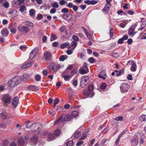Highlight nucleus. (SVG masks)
<instances>
[{"label": "nucleus", "instance_id": "1", "mask_svg": "<svg viewBox=\"0 0 146 146\" xmlns=\"http://www.w3.org/2000/svg\"><path fill=\"white\" fill-rule=\"evenodd\" d=\"M72 119V116L70 114L66 115L64 117L61 116L57 121L54 122V124H56L57 123L59 124L60 123L63 122L64 120L65 121H69L71 120Z\"/></svg>", "mask_w": 146, "mask_h": 146}, {"label": "nucleus", "instance_id": "2", "mask_svg": "<svg viewBox=\"0 0 146 146\" xmlns=\"http://www.w3.org/2000/svg\"><path fill=\"white\" fill-rule=\"evenodd\" d=\"M90 78L87 76H84L82 77L81 79L80 86L81 87H84L89 82Z\"/></svg>", "mask_w": 146, "mask_h": 146}, {"label": "nucleus", "instance_id": "3", "mask_svg": "<svg viewBox=\"0 0 146 146\" xmlns=\"http://www.w3.org/2000/svg\"><path fill=\"white\" fill-rule=\"evenodd\" d=\"M11 100V96L8 94H5L2 96V101L5 104H10Z\"/></svg>", "mask_w": 146, "mask_h": 146}, {"label": "nucleus", "instance_id": "4", "mask_svg": "<svg viewBox=\"0 0 146 146\" xmlns=\"http://www.w3.org/2000/svg\"><path fill=\"white\" fill-rule=\"evenodd\" d=\"M120 88L121 93H123L128 91L129 88V86L126 83H123L121 84Z\"/></svg>", "mask_w": 146, "mask_h": 146}, {"label": "nucleus", "instance_id": "5", "mask_svg": "<svg viewBox=\"0 0 146 146\" xmlns=\"http://www.w3.org/2000/svg\"><path fill=\"white\" fill-rule=\"evenodd\" d=\"M41 128L40 124L38 123H33L30 127V128L31 130L35 131L39 130Z\"/></svg>", "mask_w": 146, "mask_h": 146}, {"label": "nucleus", "instance_id": "6", "mask_svg": "<svg viewBox=\"0 0 146 146\" xmlns=\"http://www.w3.org/2000/svg\"><path fill=\"white\" fill-rule=\"evenodd\" d=\"M24 0H15L12 1V5L16 8H18L19 6L23 4L24 2Z\"/></svg>", "mask_w": 146, "mask_h": 146}, {"label": "nucleus", "instance_id": "7", "mask_svg": "<svg viewBox=\"0 0 146 146\" xmlns=\"http://www.w3.org/2000/svg\"><path fill=\"white\" fill-rule=\"evenodd\" d=\"M18 29L19 31L25 33H27L29 31L28 27L23 25L19 26Z\"/></svg>", "mask_w": 146, "mask_h": 146}, {"label": "nucleus", "instance_id": "8", "mask_svg": "<svg viewBox=\"0 0 146 146\" xmlns=\"http://www.w3.org/2000/svg\"><path fill=\"white\" fill-rule=\"evenodd\" d=\"M48 67L52 73H55L57 71L56 64L54 63H50Z\"/></svg>", "mask_w": 146, "mask_h": 146}, {"label": "nucleus", "instance_id": "9", "mask_svg": "<svg viewBox=\"0 0 146 146\" xmlns=\"http://www.w3.org/2000/svg\"><path fill=\"white\" fill-rule=\"evenodd\" d=\"M44 137L48 141L53 140L54 139V136L52 133L49 132L46 133L44 135Z\"/></svg>", "mask_w": 146, "mask_h": 146}, {"label": "nucleus", "instance_id": "10", "mask_svg": "<svg viewBox=\"0 0 146 146\" xmlns=\"http://www.w3.org/2000/svg\"><path fill=\"white\" fill-rule=\"evenodd\" d=\"M14 82L15 85V86L18 85L22 81V78L20 76H16L12 78Z\"/></svg>", "mask_w": 146, "mask_h": 146}, {"label": "nucleus", "instance_id": "11", "mask_svg": "<svg viewBox=\"0 0 146 146\" xmlns=\"http://www.w3.org/2000/svg\"><path fill=\"white\" fill-rule=\"evenodd\" d=\"M52 56V54L51 52L46 51L44 54V57L46 60H50Z\"/></svg>", "mask_w": 146, "mask_h": 146}, {"label": "nucleus", "instance_id": "12", "mask_svg": "<svg viewBox=\"0 0 146 146\" xmlns=\"http://www.w3.org/2000/svg\"><path fill=\"white\" fill-rule=\"evenodd\" d=\"M135 27L136 26L133 25L129 28L128 31V34L129 35L133 36L137 32L134 31Z\"/></svg>", "mask_w": 146, "mask_h": 146}, {"label": "nucleus", "instance_id": "13", "mask_svg": "<svg viewBox=\"0 0 146 146\" xmlns=\"http://www.w3.org/2000/svg\"><path fill=\"white\" fill-rule=\"evenodd\" d=\"M21 77L22 78V81H26L31 79V75L28 73H25Z\"/></svg>", "mask_w": 146, "mask_h": 146}, {"label": "nucleus", "instance_id": "14", "mask_svg": "<svg viewBox=\"0 0 146 146\" xmlns=\"http://www.w3.org/2000/svg\"><path fill=\"white\" fill-rule=\"evenodd\" d=\"M19 101L18 97H15L13 99L12 104L14 108H16L17 107L19 103Z\"/></svg>", "mask_w": 146, "mask_h": 146}, {"label": "nucleus", "instance_id": "15", "mask_svg": "<svg viewBox=\"0 0 146 146\" xmlns=\"http://www.w3.org/2000/svg\"><path fill=\"white\" fill-rule=\"evenodd\" d=\"M66 7L70 8H72L73 10L75 12H76L78 10V7L76 5H74L73 4L71 3H69L67 5Z\"/></svg>", "mask_w": 146, "mask_h": 146}, {"label": "nucleus", "instance_id": "16", "mask_svg": "<svg viewBox=\"0 0 146 146\" xmlns=\"http://www.w3.org/2000/svg\"><path fill=\"white\" fill-rule=\"evenodd\" d=\"M33 63V61H32L30 62H27L23 65L21 66V68L23 69L26 68H27L30 67Z\"/></svg>", "mask_w": 146, "mask_h": 146}, {"label": "nucleus", "instance_id": "17", "mask_svg": "<svg viewBox=\"0 0 146 146\" xmlns=\"http://www.w3.org/2000/svg\"><path fill=\"white\" fill-rule=\"evenodd\" d=\"M83 94L84 95L86 96V97L84 98V99L87 98L88 97H91L90 96L91 95V92H90L88 90H84L83 91Z\"/></svg>", "mask_w": 146, "mask_h": 146}, {"label": "nucleus", "instance_id": "18", "mask_svg": "<svg viewBox=\"0 0 146 146\" xmlns=\"http://www.w3.org/2000/svg\"><path fill=\"white\" fill-rule=\"evenodd\" d=\"M106 76V73L104 71L101 72L98 75V77L102 79L103 80L106 79V77L105 76Z\"/></svg>", "mask_w": 146, "mask_h": 146}, {"label": "nucleus", "instance_id": "19", "mask_svg": "<svg viewBox=\"0 0 146 146\" xmlns=\"http://www.w3.org/2000/svg\"><path fill=\"white\" fill-rule=\"evenodd\" d=\"M38 138L37 136H33L31 138V141L33 143L34 145H35L38 142Z\"/></svg>", "mask_w": 146, "mask_h": 146}, {"label": "nucleus", "instance_id": "20", "mask_svg": "<svg viewBox=\"0 0 146 146\" xmlns=\"http://www.w3.org/2000/svg\"><path fill=\"white\" fill-rule=\"evenodd\" d=\"M1 33L3 36L7 37L9 34V31L7 29L4 28L2 30Z\"/></svg>", "mask_w": 146, "mask_h": 146}, {"label": "nucleus", "instance_id": "21", "mask_svg": "<svg viewBox=\"0 0 146 146\" xmlns=\"http://www.w3.org/2000/svg\"><path fill=\"white\" fill-rule=\"evenodd\" d=\"M94 90V86L91 85L90 84L88 86V90H89L90 92H91V95L90 96L91 97H93L94 95V93L93 91Z\"/></svg>", "mask_w": 146, "mask_h": 146}, {"label": "nucleus", "instance_id": "22", "mask_svg": "<svg viewBox=\"0 0 146 146\" xmlns=\"http://www.w3.org/2000/svg\"><path fill=\"white\" fill-rule=\"evenodd\" d=\"M18 144L20 146H25V143L23 138H20L18 140Z\"/></svg>", "mask_w": 146, "mask_h": 146}, {"label": "nucleus", "instance_id": "23", "mask_svg": "<svg viewBox=\"0 0 146 146\" xmlns=\"http://www.w3.org/2000/svg\"><path fill=\"white\" fill-rule=\"evenodd\" d=\"M28 89L29 90L33 91H36L39 90L38 88L34 86H30L28 87Z\"/></svg>", "mask_w": 146, "mask_h": 146}, {"label": "nucleus", "instance_id": "24", "mask_svg": "<svg viewBox=\"0 0 146 146\" xmlns=\"http://www.w3.org/2000/svg\"><path fill=\"white\" fill-rule=\"evenodd\" d=\"M138 139L137 138H134L131 140V144L132 146H135L137 145L138 143Z\"/></svg>", "mask_w": 146, "mask_h": 146}, {"label": "nucleus", "instance_id": "25", "mask_svg": "<svg viewBox=\"0 0 146 146\" xmlns=\"http://www.w3.org/2000/svg\"><path fill=\"white\" fill-rule=\"evenodd\" d=\"M66 73V71H64L62 74V76L65 80L68 81L70 80V76L68 75H65V74Z\"/></svg>", "mask_w": 146, "mask_h": 146}, {"label": "nucleus", "instance_id": "26", "mask_svg": "<svg viewBox=\"0 0 146 146\" xmlns=\"http://www.w3.org/2000/svg\"><path fill=\"white\" fill-rule=\"evenodd\" d=\"M72 15L69 14L68 15L66 14L63 15V18L64 19L66 20H70L72 18Z\"/></svg>", "mask_w": 146, "mask_h": 146}, {"label": "nucleus", "instance_id": "27", "mask_svg": "<svg viewBox=\"0 0 146 146\" xmlns=\"http://www.w3.org/2000/svg\"><path fill=\"white\" fill-rule=\"evenodd\" d=\"M13 80L12 79L11 80H9L7 82V84L8 86L10 87H13L15 86V85L14 82Z\"/></svg>", "mask_w": 146, "mask_h": 146}, {"label": "nucleus", "instance_id": "28", "mask_svg": "<svg viewBox=\"0 0 146 146\" xmlns=\"http://www.w3.org/2000/svg\"><path fill=\"white\" fill-rule=\"evenodd\" d=\"M8 13L9 14H10L11 16L13 17H15L16 16V11L14 10H10Z\"/></svg>", "mask_w": 146, "mask_h": 146}, {"label": "nucleus", "instance_id": "29", "mask_svg": "<svg viewBox=\"0 0 146 146\" xmlns=\"http://www.w3.org/2000/svg\"><path fill=\"white\" fill-rule=\"evenodd\" d=\"M137 66L135 63L132 64L130 68V70L131 71L135 72L137 70Z\"/></svg>", "mask_w": 146, "mask_h": 146}, {"label": "nucleus", "instance_id": "30", "mask_svg": "<svg viewBox=\"0 0 146 146\" xmlns=\"http://www.w3.org/2000/svg\"><path fill=\"white\" fill-rule=\"evenodd\" d=\"M139 120L143 122L146 121V115L144 114L141 115L139 117Z\"/></svg>", "mask_w": 146, "mask_h": 146}, {"label": "nucleus", "instance_id": "31", "mask_svg": "<svg viewBox=\"0 0 146 146\" xmlns=\"http://www.w3.org/2000/svg\"><path fill=\"white\" fill-rule=\"evenodd\" d=\"M51 6L55 9L59 7L58 3L57 2H55L51 3Z\"/></svg>", "mask_w": 146, "mask_h": 146}, {"label": "nucleus", "instance_id": "32", "mask_svg": "<svg viewBox=\"0 0 146 146\" xmlns=\"http://www.w3.org/2000/svg\"><path fill=\"white\" fill-rule=\"evenodd\" d=\"M110 7L108 6L107 5H106L104 8L103 9L102 11L105 13H108L110 10Z\"/></svg>", "mask_w": 146, "mask_h": 146}, {"label": "nucleus", "instance_id": "33", "mask_svg": "<svg viewBox=\"0 0 146 146\" xmlns=\"http://www.w3.org/2000/svg\"><path fill=\"white\" fill-rule=\"evenodd\" d=\"M57 38L56 36L54 34L52 33L50 36V40L51 41L56 40Z\"/></svg>", "mask_w": 146, "mask_h": 146}, {"label": "nucleus", "instance_id": "34", "mask_svg": "<svg viewBox=\"0 0 146 146\" xmlns=\"http://www.w3.org/2000/svg\"><path fill=\"white\" fill-rule=\"evenodd\" d=\"M67 55H62L59 57V60L60 61H63L67 59Z\"/></svg>", "mask_w": 146, "mask_h": 146}, {"label": "nucleus", "instance_id": "35", "mask_svg": "<svg viewBox=\"0 0 146 146\" xmlns=\"http://www.w3.org/2000/svg\"><path fill=\"white\" fill-rule=\"evenodd\" d=\"M24 23L25 25H26L31 27H33L34 26V24L32 22L29 21H25L24 22Z\"/></svg>", "mask_w": 146, "mask_h": 146}, {"label": "nucleus", "instance_id": "36", "mask_svg": "<svg viewBox=\"0 0 146 146\" xmlns=\"http://www.w3.org/2000/svg\"><path fill=\"white\" fill-rule=\"evenodd\" d=\"M9 142L8 140H4L2 142L1 146H9Z\"/></svg>", "mask_w": 146, "mask_h": 146}, {"label": "nucleus", "instance_id": "37", "mask_svg": "<svg viewBox=\"0 0 146 146\" xmlns=\"http://www.w3.org/2000/svg\"><path fill=\"white\" fill-rule=\"evenodd\" d=\"M88 70H85L83 68H81L79 70V72L81 74H84L88 72Z\"/></svg>", "mask_w": 146, "mask_h": 146}, {"label": "nucleus", "instance_id": "38", "mask_svg": "<svg viewBox=\"0 0 146 146\" xmlns=\"http://www.w3.org/2000/svg\"><path fill=\"white\" fill-rule=\"evenodd\" d=\"M67 146H72L73 144V141L72 140H69L67 141L65 144Z\"/></svg>", "mask_w": 146, "mask_h": 146}, {"label": "nucleus", "instance_id": "39", "mask_svg": "<svg viewBox=\"0 0 146 146\" xmlns=\"http://www.w3.org/2000/svg\"><path fill=\"white\" fill-rule=\"evenodd\" d=\"M81 135V132L79 131H76L74 134V138H78Z\"/></svg>", "mask_w": 146, "mask_h": 146}, {"label": "nucleus", "instance_id": "40", "mask_svg": "<svg viewBox=\"0 0 146 146\" xmlns=\"http://www.w3.org/2000/svg\"><path fill=\"white\" fill-rule=\"evenodd\" d=\"M61 131L59 129L56 130L54 132V134L56 136H59L60 134Z\"/></svg>", "mask_w": 146, "mask_h": 146}, {"label": "nucleus", "instance_id": "41", "mask_svg": "<svg viewBox=\"0 0 146 146\" xmlns=\"http://www.w3.org/2000/svg\"><path fill=\"white\" fill-rule=\"evenodd\" d=\"M107 87V84L105 83H103L100 85V87L101 89H105Z\"/></svg>", "mask_w": 146, "mask_h": 146}, {"label": "nucleus", "instance_id": "42", "mask_svg": "<svg viewBox=\"0 0 146 146\" xmlns=\"http://www.w3.org/2000/svg\"><path fill=\"white\" fill-rule=\"evenodd\" d=\"M72 115L74 117H77L78 114V112L76 111H73L72 113Z\"/></svg>", "mask_w": 146, "mask_h": 146}, {"label": "nucleus", "instance_id": "43", "mask_svg": "<svg viewBox=\"0 0 146 146\" xmlns=\"http://www.w3.org/2000/svg\"><path fill=\"white\" fill-rule=\"evenodd\" d=\"M77 45V43L76 41H72L71 43V46H74V48L73 49V50H74L76 46Z\"/></svg>", "mask_w": 146, "mask_h": 146}, {"label": "nucleus", "instance_id": "44", "mask_svg": "<svg viewBox=\"0 0 146 146\" xmlns=\"http://www.w3.org/2000/svg\"><path fill=\"white\" fill-rule=\"evenodd\" d=\"M110 35L111 37H112L113 34V28L110 27L109 28Z\"/></svg>", "mask_w": 146, "mask_h": 146}, {"label": "nucleus", "instance_id": "45", "mask_svg": "<svg viewBox=\"0 0 146 146\" xmlns=\"http://www.w3.org/2000/svg\"><path fill=\"white\" fill-rule=\"evenodd\" d=\"M26 10V8L25 6H22L20 7L19 11L21 12H22Z\"/></svg>", "mask_w": 146, "mask_h": 146}, {"label": "nucleus", "instance_id": "46", "mask_svg": "<svg viewBox=\"0 0 146 146\" xmlns=\"http://www.w3.org/2000/svg\"><path fill=\"white\" fill-rule=\"evenodd\" d=\"M29 14L31 16H33L35 14V12L34 9H31L29 11Z\"/></svg>", "mask_w": 146, "mask_h": 146}, {"label": "nucleus", "instance_id": "47", "mask_svg": "<svg viewBox=\"0 0 146 146\" xmlns=\"http://www.w3.org/2000/svg\"><path fill=\"white\" fill-rule=\"evenodd\" d=\"M35 79L37 81H38L41 79V76L38 74L36 75L35 76Z\"/></svg>", "mask_w": 146, "mask_h": 146}, {"label": "nucleus", "instance_id": "48", "mask_svg": "<svg viewBox=\"0 0 146 146\" xmlns=\"http://www.w3.org/2000/svg\"><path fill=\"white\" fill-rule=\"evenodd\" d=\"M127 24V22L125 21L121 23L120 24V26L122 28H124Z\"/></svg>", "mask_w": 146, "mask_h": 146}, {"label": "nucleus", "instance_id": "49", "mask_svg": "<svg viewBox=\"0 0 146 146\" xmlns=\"http://www.w3.org/2000/svg\"><path fill=\"white\" fill-rule=\"evenodd\" d=\"M123 120V117L122 116H119L116 117L115 118V120L117 121H122Z\"/></svg>", "mask_w": 146, "mask_h": 146}, {"label": "nucleus", "instance_id": "50", "mask_svg": "<svg viewBox=\"0 0 146 146\" xmlns=\"http://www.w3.org/2000/svg\"><path fill=\"white\" fill-rule=\"evenodd\" d=\"M72 39L73 40H74L75 41L77 42L79 40V38L78 37L75 35H73L72 36Z\"/></svg>", "mask_w": 146, "mask_h": 146}, {"label": "nucleus", "instance_id": "51", "mask_svg": "<svg viewBox=\"0 0 146 146\" xmlns=\"http://www.w3.org/2000/svg\"><path fill=\"white\" fill-rule=\"evenodd\" d=\"M61 12L65 13H68L69 12V10L67 8H64L62 9Z\"/></svg>", "mask_w": 146, "mask_h": 146}, {"label": "nucleus", "instance_id": "52", "mask_svg": "<svg viewBox=\"0 0 146 146\" xmlns=\"http://www.w3.org/2000/svg\"><path fill=\"white\" fill-rule=\"evenodd\" d=\"M32 51L34 54V55H36L38 52V48H35L33 50V51Z\"/></svg>", "mask_w": 146, "mask_h": 146}, {"label": "nucleus", "instance_id": "53", "mask_svg": "<svg viewBox=\"0 0 146 146\" xmlns=\"http://www.w3.org/2000/svg\"><path fill=\"white\" fill-rule=\"evenodd\" d=\"M111 56L114 58L118 57L119 56V54L117 52L113 53Z\"/></svg>", "mask_w": 146, "mask_h": 146}, {"label": "nucleus", "instance_id": "54", "mask_svg": "<svg viewBox=\"0 0 146 146\" xmlns=\"http://www.w3.org/2000/svg\"><path fill=\"white\" fill-rule=\"evenodd\" d=\"M107 139H104L102 140L101 142L100 146H104V143L107 141Z\"/></svg>", "mask_w": 146, "mask_h": 146}, {"label": "nucleus", "instance_id": "55", "mask_svg": "<svg viewBox=\"0 0 146 146\" xmlns=\"http://www.w3.org/2000/svg\"><path fill=\"white\" fill-rule=\"evenodd\" d=\"M5 8H7L9 7V3L7 1L4 3L2 5Z\"/></svg>", "mask_w": 146, "mask_h": 146}, {"label": "nucleus", "instance_id": "56", "mask_svg": "<svg viewBox=\"0 0 146 146\" xmlns=\"http://www.w3.org/2000/svg\"><path fill=\"white\" fill-rule=\"evenodd\" d=\"M123 74V72L121 70H119L118 72L116 74V76H119Z\"/></svg>", "mask_w": 146, "mask_h": 146}, {"label": "nucleus", "instance_id": "57", "mask_svg": "<svg viewBox=\"0 0 146 146\" xmlns=\"http://www.w3.org/2000/svg\"><path fill=\"white\" fill-rule=\"evenodd\" d=\"M9 28L10 29L11 32L12 33L14 34L16 33V31L15 28H10V27H9Z\"/></svg>", "mask_w": 146, "mask_h": 146}, {"label": "nucleus", "instance_id": "58", "mask_svg": "<svg viewBox=\"0 0 146 146\" xmlns=\"http://www.w3.org/2000/svg\"><path fill=\"white\" fill-rule=\"evenodd\" d=\"M88 61L91 63H93L95 61V60L93 58L90 57L88 59Z\"/></svg>", "mask_w": 146, "mask_h": 146}, {"label": "nucleus", "instance_id": "59", "mask_svg": "<svg viewBox=\"0 0 146 146\" xmlns=\"http://www.w3.org/2000/svg\"><path fill=\"white\" fill-rule=\"evenodd\" d=\"M35 55H34V54L33 53L32 51H31L30 54V55L29 56V58L31 59H33V58L35 56Z\"/></svg>", "mask_w": 146, "mask_h": 146}, {"label": "nucleus", "instance_id": "60", "mask_svg": "<svg viewBox=\"0 0 146 146\" xmlns=\"http://www.w3.org/2000/svg\"><path fill=\"white\" fill-rule=\"evenodd\" d=\"M56 10L54 8H52L51 9L50 11V13L51 14H54L56 12Z\"/></svg>", "mask_w": 146, "mask_h": 146}, {"label": "nucleus", "instance_id": "61", "mask_svg": "<svg viewBox=\"0 0 146 146\" xmlns=\"http://www.w3.org/2000/svg\"><path fill=\"white\" fill-rule=\"evenodd\" d=\"M87 136V135H86V133H84L82 134L81 137L80 138V140L84 139Z\"/></svg>", "mask_w": 146, "mask_h": 146}, {"label": "nucleus", "instance_id": "62", "mask_svg": "<svg viewBox=\"0 0 146 146\" xmlns=\"http://www.w3.org/2000/svg\"><path fill=\"white\" fill-rule=\"evenodd\" d=\"M84 142L83 141H78L76 144V146H80L83 144Z\"/></svg>", "mask_w": 146, "mask_h": 146}, {"label": "nucleus", "instance_id": "63", "mask_svg": "<svg viewBox=\"0 0 146 146\" xmlns=\"http://www.w3.org/2000/svg\"><path fill=\"white\" fill-rule=\"evenodd\" d=\"M65 44L66 45V48H70L71 47V44H70L69 42H66Z\"/></svg>", "mask_w": 146, "mask_h": 146}, {"label": "nucleus", "instance_id": "64", "mask_svg": "<svg viewBox=\"0 0 146 146\" xmlns=\"http://www.w3.org/2000/svg\"><path fill=\"white\" fill-rule=\"evenodd\" d=\"M59 101V99L58 98H57L54 100V104L57 105L58 104Z\"/></svg>", "mask_w": 146, "mask_h": 146}]
</instances>
